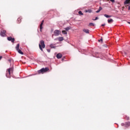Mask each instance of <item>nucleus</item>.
I'll return each instance as SVG.
<instances>
[{
    "label": "nucleus",
    "instance_id": "nucleus-16",
    "mask_svg": "<svg viewBox=\"0 0 130 130\" xmlns=\"http://www.w3.org/2000/svg\"><path fill=\"white\" fill-rule=\"evenodd\" d=\"M130 125V122H127L125 123V126H129Z\"/></svg>",
    "mask_w": 130,
    "mask_h": 130
},
{
    "label": "nucleus",
    "instance_id": "nucleus-10",
    "mask_svg": "<svg viewBox=\"0 0 130 130\" xmlns=\"http://www.w3.org/2000/svg\"><path fill=\"white\" fill-rule=\"evenodd\" d=\"M112 22H113V20L112 19H110L108 20V22L109 23H112Z\"/></svg>",
    "mask_w": 130,
    "mask_h": 130
},
{
    "label": "nucleus",
    "instance_id": "nucleus-22",
    "mask_svg": "<svg viewBox=\"0 0 130 130\" xmlns=\"http://www.w3.org/2000/svg\"><path fill=\"white\" fill-rule=\"evenodd\" d=\"M93 21H96V20H98V17L95 18V19H93Z\"/></svg>",
    "mask_w": 130,
    "mask_h": 130
},
{
    "label": "nucleus",
    "instance_id": "nucleus-11",
    "mask_svg": "<svg viewBox=\"0 0 130 130\" xmlns=\"http://www.w3.org/2000/svg\"><path fill=\"white\" fill-rule=\"evenodd\" d=\"M83 32H85V33L88 34L89 33V29H83Z\"/></svg>",
    "mask_w": 130,
    "mask_h": 130
},
{
    "label": "nucleus",
    "instance_id": "nucleus-34",
    "mask_svg": "<svg viewBox=\"0 0 130 130\" xmlns=\"http://www.w3.org/2000/svg\"><path fill=\"white\" fill-rule=\"evenodd\" d=\"M122 125H123V123L122 124Z\"/></svg>",
    "mask_w": 130,
    "mask_h": 130
},
{
    "label": "nucleus",
    "instance_id": "nucleus-1",
    "mask_svg": "<svg viewBox=\"0 0 130 130\" xmlns=\"http://www.w3.org/2000/svg\"><path fill=\"white\" fill-rule=\"evenodd\" d=\"M39 48L43 51V48H45V44H44V41H41L40 43L39 44Z\"/></svg>",
    "mask_w": 130,
    "mask_h": 130
},
{
    "label": "nucleus",
    "instance_id": "nucleus-33",
    "mask_svg": "<svg viewBox=\"0 0 130 130\" xmlns=\"http://www.w3.org/2000/svg\"><path fill=\"white\" fill-rule=\"evenodd\" d=\"M19 20H20V19L18 18V20L19 21Z\"/></svg>",
    "mask_w": 130,
    "mask_h": 130
},
{
    "label": "nucleus",
    "instance_id": "nucleus-3",
    "mask_svg": "<svg viewBox=\"0 0 130 130\" xmlns=\"http://www.w3.org/2000/svg\"><path fill=\"white\" fill-rule=\"evenodd\" d=\"M54 34L55 36H58V35H59V34H60V32L58 30H55L54 31Z\"/></svg>",
    "mask_w": 130,
    "mask_h": 130
},
{
    "label": "nucleus",
    "instance_id": "nucleus-29",
    "mask_svg": "<svg viewBox=\"0 0 130 130\" xmlns=\"http://www.w3.org/2000/svg\"><path fill=\"white\" fill-rule=\"evenodd\" d=\"M2 57H3L0 56V60H1V59H2Z\"/></svg>",
    "mask_w": 130,
    "mask_h": 130
},
{
    "label": "nucleus",
    "instance_id": "nucleus-24",
    "mask_svg": "<svg viewBox=\"0 0 130 130\" xmlns=\"http://www.w3.org/2000/svg\"><path fill=\"white\" fill-rule=\"evenodd\" d=\"M112 3H114V0H110Z\"/></svg>",
    "mask_w": 130,
    "mask_h": 130
},
{
    "label": "nucleus",
    "instance_id": "nucleus-20",
    "mask_svg": "<svg viewBox=\"0 0 130 130\" xmlns=\"http://www.w3.org/2000/svg\"><path fill=\"white\" fill-rule=\"evenodd\" d=\"M78 14H79V15H83V13H82V11H79V12H78Z\"/></svg>",
    "mask_w": 130,
    "mask_h": 130
},
{
    "label": "nucleus",
    "instance_id": "nucleus-27",
    "mask_svg": "<svg viewBox=\"0 0 130 130\" xmlns=\"http://www.w3.org/2000/svg\"><path fill=\"white\" fill-rule=\"evenodd\" d=\"M99 10H100V11H101V10H102V7H100Z\"/></svg>",
    "mask_w": 130,
    "mask_h": 130
},
{
    "label": "nucleus",
    "instance_id": "nucleus-6",
    "mask_svg": "<svg viewBox=\"0 0 130 130\" xmlns=\"http://www.w3.org/2000/svg\"><path fill=\"white\" fill-rule=\"evenodd\" d=\"M43 23H44V20H43L40 24V31H41L42 29H43V27H42V26H43Z\"/></svg>",
    "mask_w": 130,
    "mask_h": 130
},
{
    "label": "nucleus",
    "instance_id": "nucleus-2",
    "mask_svg": "<svg viewBox=\"0 0 130 130\" xmlns=\"http://www.w3.org/2000/svg\"><path fill=\"white\" fill-rule=\"evenodd\" d=\"M49 69L48 68H42L40 70L38 71L39 74H40V73H45L46 72H47Z\"/></svg>",
    "mask_w": 130,
    "mask_h": 130
},
{
    "label": "nucleus",
    "instance_id": "nucleus-7",
    "mask_svg": "<svg viewBox=\"0 0 130 130\" xmlns=\"http://www.w3.org/2000/svg\"><path fill=\"white\" fill-rule=\"evenodd\" d=\"M62 57V55H61V54H60V53H58L56 55L57 58H58V59L61 58Z\"/></svg>",
    "mask_w": 130,
    "mask_h": 130
},
{
    "label": "nucleus",
    "instance_id": "nucleus-25",
    "mask_svg": "<svg viewBox=\"0 0 130 130\" xmlns=\"http://www.w3.org/2000/svg\"><path fill=\"white\" fill-rule=\"evenodd\" d=\"M104 26H105V24H102V27H104Z\"/></svg>",
    "mask_w": 130,
    "mask_h": 130
},
{
    "label": "nucleus",
    "instance_id": "nucleus-14",
    "mask_svg": "<svg viewBox=\"0 0 130 130\" xmlns=\"http://www.w3.org/2000/svg\"><path fill=\"white\" fill-rule=\"evenodd\" d=\"M70 29H71V28L70 27H67L66 28H64V30H66V31H69V30H70Z\"/></svg>",
    "mask_w": 130,
    "mask_h": 130
},
{
    "label": "nucleus",
    "instance_id": "nucleus-12",
    "mask_svg": "<svg viewBox=\"0 0 130 130\" xmlns=\"http://www.w3.org/2000/svg\"><path fill=\"white\" fill-rule=\"evenodd\" d=\"M19 47H20V45L18 44H17V45L16 47V49L17 51L19 50Z\"/></svg>",
    "mask_w": 130,
    "mask_h": 130
},
{
    "label": "nucleus",
    "instance_id": "nucleus-8",
    "mask_svg": "<svg viewBox=\"0 0 130 130\" xmlns=\"http://www.w3.org/2000/svg\"><path fill=\"white\" fill-rule=\"evenodd\" d=\"M7 71L9 73V75H11V72H13V68L8 69Z\"/></svg>",
    "mask_w": 130,
    "mask_h": 130
},
{
    "label": "nucleus",
    "instance_id": "nucleus-30",
    "mask_svg": "<svg viewBox=\"0 0 130 130\" xmlns=\"http://www.w3.org/2000/svg\"><path fill=\"white\" fill-rule=\"evenodd\" d=\"M128 10H130V6L128 7Z\"/></svg>",
    "mask_w": 130,
    "mask_h": 130
},
{
    "label": "nucleus",
    "instance_id": "nucleus-4",
    "mask_svg": "<svg viewBox=\"0 0 130 130\" xmlns=\"http://www.w3.org/2000/svg\"><path fill=\"white\" fill-rule=\"evenodd\" d=\"M1 36H2V37H4V36H6V30L1 31Z\"/></svg>",
    "mask_w": 130,
    "mask_h": 130
},
{
    "label": "nucleus",
    "instance_id": "nucleus-5",
    "mask_svg": "<svg viewBox=\"0 0 130 130\" xmlns=\"http://www.w3.org/2000/svg\"><path fill=\"white\" fill-rule=\"evenodd\" d=\"M7 39L9 41H11V42H14L15 41V39L12 38L11 37H8Z\"/></svg>",
    "mask_w": 130,
    "mask_h": 130
},
{
    "label": "nucleus",
    "instance_id": "nucleus-32",
    "mask_svg": "<svg viewBox=\"0 0 130 130\" xmlns=\"http://www.w3.org/2000/svg\"><path fill=\"white\" fill-rule=\"evenodd\" d=\"M101 41H102V39H101Z\"/></svg>",
    "mask_w": 130,
    "mask_h": 130
},
{
    "label": "nucleus",
    "instance_id": "nucleus-31",
    "mask_svg": "<svg viewBox=\"0 0 130 130\" xmlns=\"http://www.w3.org/2000/svg\"><path fill=\"white\" fill-rule=\"evenodd\" d=\"M127 23H128V24H130V22H128Z\"/></svg>",
    "mask_w": 130,
    "mask_h": 130
},
{
    "label": "nucleus",
    "instance_id": "nucleus-28",
    "mask_svg": "<svg viewBox=\"0 0 130 130\" xmlns=\"http://www.w3.org/2000/svg\"><path fill=\"white\" fill-rule=\"evenodd\" d=\"M47 51L48 52H50V50H47Z\"/></svg>",
    "mask_w": 130,
    "mask_h": 130
},
{
    "label": "nucleus",
    "instance_id": "nucleus-18",
    "mask_svg": "<svg viewBox=\"0 0 130 130\" xmlns=\"http://www.w3.org/2000/svg\"><path fill=\"white\" fill-rule=\"evenodd\" d=\"M62 34H68V32H67L66 30H62Z\"/></svg>",
    "mask_w": 130,
    "mask_h": 130
},
{
    "label": "nucleus",
    "instance_id": "nucleus-9",
    "mask_svg": "<svg viewBox=\"0 0 130 130\" xmlns=\"http://www.w3.org/2000/svg\"><path fill=\"white\" fill-rule=\"evenodd\" d=\"M58 40L59 41H62V40H63V38L60 37L58 38L57 39H55V40Z\"/></svg>",
    "mask_w": 130,
    "mask_h": 130
},
{
    "label": "nucleus",
    "instance_id": "nucleus-23",
    "mask_svg": "<svg viewBox=\"0 0 130 130\" xmlns=\"http://www.w3.org/2000/svg\"><path fill=\"white\" fill-rule=\"evenodd\" d=\"M99 12H100V10H98V11H96V13H99Z\"/></svg>",
    "mask_w": 130,
    "mask_h": 130
},
{
    "label": "nucleus",
    "instance_id": "nucleus-17",
    "mask_svg": "<svg viewBox=\"0 0 130 130\" xmlns=\"http://www.w3.org/2000/svg\"><path fill=\"white\" fill-rule=\"evenodd\" d=\"M50 46L51 48H55V46H54V45L51 44Z\"/></svg>",
    "mask_w": 130,
    "mask_h": 130
},
{
    "label": "nucleus",
    "instance_id": "nucleus-26",
    "mask_svg": "<svg viewBox=\"0 0 130 130\" xmlns=\"http://www.w3.org/2000/svg\"><path fill=\"white\" fill-rule=\"evenodd\" d=\"M6 77H7V78H10V76H9V75H8V74H6Z\"/></svg>",
    "mask_w": 130,
    "mask_h": 130
},
{
    "label": "nucleus",
    "instance_id": "nucleus-21",
    "mask_svg": "<svg viewBox=\"0 0 130 130\" xmlns=\"http://www.w3.org/2000/svg\"><path fill=\"white\" fill-rule=\"evenodd\" d=\"M86 12H88V13H91V12H92V11H91V10H88V11H86Z\"/></svg>",
    "mask_w": 130,
    "mask_h": 130
},
{
    "label": "nucleus",
    "instance_id": "nucleus-15",
    "mask_svg": "<svg viewBox=\"0 0 130 130\" xmlns=\"http://www.w3.org/2000/svg\"><path fill=\"white\" fill-rule=\"evenodd\" d=\"M17 51H18V53H20V54H23V52L21 51V50L20 49L17 50Z\"/></svg>",
    "mask_w": 130,
    "mask_h": 130
},
{
    "label": "nucleus",
    "instance_id": "nucleus-19",
    "mask_svg": "<svg viewBox=\"0 0 130 130\" xmlns=\"http://www.w3.org/2000/svg\"><path fill=\"white\" fill-rule=\"evenodd\" d=\"M89 26H95V23H90Z\"/></svg>",
    "mask_w": 130,
    "mask_h": 130
},
{
    "label": "nucleus",
    "instance_id": "nucleus-13",
    "mask_svg": "<svg viewBox=\"0 0 130 130\" xmlns=\"http://www.w3.org/2000/svg\"><path fill=\"white\" fill-rule=\"evenodd\" d=\"M104 17H106V18H111V16H109V15H108L105 14V15H104Z\"/></svg>",
    "mask_w": 130,
    "mask_h": 130
}]
</instances>
